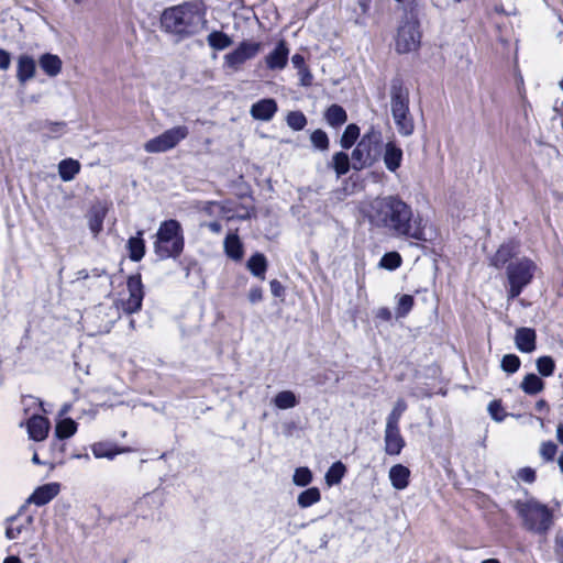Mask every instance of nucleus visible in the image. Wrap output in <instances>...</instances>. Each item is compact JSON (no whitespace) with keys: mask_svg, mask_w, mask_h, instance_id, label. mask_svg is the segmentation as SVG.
Masks as SVG:
<instances>
[{"mask_svg":"<svg viewBox=\"0 0 563 563\" xmlns=\"http://www.w3.org/2000/svg\"><path fill=\"white\" fill-rule=\"evenodd\" d=\"M38 64L41 69L49 77H56L62 71L63 62L55 54H43L38 59Z\"/></svg>","mask_w":563,"mask_h":563,"instance_id":"obj_25","label":"nucleus"},{"mask_svg":"<svg viewBox=\"0 0 563 563\" xmlns=\"http://www.w3.org/2000/svg\"><path fill=\"white\" fill-rule=\"evenodd\" d=\"M324 119L329 125L338 128L343 125L347 121L346 111L339 104L330 106L325 113Z\"/></svg>","mask_w":563,"mask_h":563,"instance_id":"obj_29","label":"nucleus"},{"mask_svg":"<svg viewBox=\"0 0 563 563\" xmlns=\"http://www.w3.org/2000/svg\"><path fill=\"white\" fill-rule=\"evenodd\" d=\"M77 431V422L70 418H65L57 422L55 435L59 440L68 439Z\"/></svg>","mask_w":563,"mask_h":563,"instance_id":"obj_32","label":"nucleus"},{"mask_svg":"<svg viewBox=\"0 0 563 563\" xmlns=\"http://www.w3.org/2000/svg\"><path fill=\"white\" fill-rule=\"evenodd\" d=\"M291 63H292L294 67L298 70L307 67L305 64V57L300 54L292 55Z\"/></svg>","mask_w":563,"mask_h":563,"instance_id":"obj_55","label":"nucleus"},{"mask_svg":"<svg viewBox=\"0 0 563 563\" xmlns=\"http://www.w3.org/2000/svg\"><path fill=\"white\" fill-rule=\"evenodd\" d=\"M224 253L233 261H240L243 257V244L236 233L227 235L223 242Z\"/></svg>","mask_w":563,"mask_h":563,"instance_id":"obj_26","label":"nucleus"},{"mask_svg":"<svg viewBox=\"0 0 563 563\" xmlns=\"http://www.w3.org/2000/svg\"><path fill=\"white\" fill-rule=\"evenodd\" d=\"M554 551L558 556L563 559V531L562 530L558 531L555 534Z\"/></svg>","mask_w":563,"mask_h":563,"instance_id":"obj_52","label":"nucleus"},{"mask_svg":"<svg viewBox=\"0 0 563 563\" xmlns=\"http://www.w3.org/2000/svg\"><path fill=\"white\" fill-rule=\"evenodd\" d=\"M520 387L528 395H536L544 388L542 379L533 373L526 375L521 382Z\"/></svg>","mask_w":563,"mask_h":563,"instance_id":"obj_31","label":"nucleus"},{"mask_svg":"<svg viewBox=\"0 0 563 563\" xmlns=\"http://www.w3.org/2000/svg\"><path fill=\"white\" fill-rule=\"evenodd\" d=\"M261 43L243 41L231 53L224 56V64L232 70L241 69L242 65L255 57L261 51Z\"/></svg>","mask_w":563,"mask_h":563,"instance_id":"obj_10","label":"nucleus"},{"mask_svg":"<svg viewBox=\"0 0 563 563\" xmlns=\"http://www.w3.org/2000/svg\"><path fill=\"white\" fill-rule=\"evenodd\" d=\"M404 152L395 141H388L384 146L383 161L386 169L396 173L401 166Z\"/></svg>","mask_w":563,"mask_h":563,"instance_id":"obj_15","label":"nucleus"},{"mask_svg":"<svg viewBox=\"0 0 563 563\" xmlns=\"http://www.w3.org/2000/svg\"><path fill=\"white\" fill-rule=\"evenodd\" d=\"M413 307V297L411 295H402L398 299L396 308L397 318L406 317Z\"/></svg>","mask_w":563,"mask_h":563,"instance_id":"obj_46","label":"nucleus"},{"mask_svg":"<svg viewBox=\"0 0 563 563\" xmlns=\"http://www.w3.org/2000/svg\"><path fill=\"white\" fill-rule=\"evenodd\" d=\"M185 247V236L181 224L169 219L161 222L154 235L153 249L159 260L177 258Z\"/></svg>","mask_w":563,"mask_h":563,"instance_id":"obj_4","label":"nucleus"},{"mask_svg":"<svg viewBox=\"0 0 563 563\" xmlns=\"http://www.w3.org/2000/svg\"><path fill=\"white\" fill-rule=\"evenodd\" d=\"M36 63L33 57L22 54L18 58L16 78L20 84H25L35 76Z\"/></svg>","mask_w":563,"mask_h":563,"instance_id":"obj_20","label":"nucleus"},{"mask_svg":"<svg viewBox=\"0 0 563 563\" xmlns=\"http://www.w3.org/2000/svg\"><path fill=\"white\" fill-rule=\"evenodd\" d=\"M277 110V102L272 98H265L252 104L250 114L255 120L271 121Z\"/></svg>","mask_w":563,"mask_h":563,"instance_id":"obj_16","label":"nucleus"},{"mask_svg":"<svg viewBox=\"0 0 563 563\" xmlns=\"http://www.w3.org/2000/svg\"><path fill=\"white\" fill-rule=\"evenodd\" d=\"M287 125L294 131H301L307 125V118L301 111H290L286 117Z\"/></svg>","mask_w":563,"mask_h":563,"instance_id":"obj_40","label":"nucleus"},{"mask_svg":"<svg viewBox=\"0 0 563 563\" xmlns=\"http://www.w3.org/2000/svg\"><path fill=\"white\" fill-rule=\"evenodd\" d=\"M29 437L34 441H43L46 439L49 430V421L40 415H32L27 421Z\"/></svg>","mask_w":563,"mask_h":563,"instance_id":"obj_18","label":"nucleus"},{"mask_svg":"<svg viewBox=\"0 0 563 563\" xmlns=\"http://www.w3.org/2000/svg\"><path fill=\"white\" fill-rule=\"evenodd\" d=\"M249 300L251 303H257L263 299V290L261 287H252L249 291Z\"/></svg>","mask_w":563,"mask_h":563,"instance_id":"obj_53","label":"nucleus"},{"mask_svg":"<svg viewBox=\"0 0 563 563\" xmlns=\"http://www.w3.org/2000/svg\"><path fill=\"white\" fill-rule=\"evenodd\" d=\"M517 253L515 243L501 244L496 253L490 257V265L496 268H501L508 261H510Z\"/></svg>","mask_w":563,"mask_h":563,"instance_id":"obj_24","label":"nucleus"},{"mask_svg":"<svg viewBox=\"0 0 563 563\" xmlns=\"http://www.w3.org/2000/svg\"><path fill=\"white\" fill-rule=\"evenodd\" d=\"M214 209L223 211V207H221L217 202H208L207 206L205 207V211L208 212L209 214H212L214 212Z\"/></svg>","mask_w":563,"mask_h":563,"instance_id":"obj_59","label":"nucleus"},{"mask_svg":"<svg viewBox=\"0 0 563 563\" xmlns=\"http://www.w3.org/2000/svg\"><path fill=\"white\" fill-rule=\"evenodd\" d=\"M357 4L361 8L363 14H366L369 10L371 0H357Z\"/></svg>","mask_w":563,"mask_h":563,"instance_id":"obj_61","label":"nucleus"},{"mask_svg":"<svg viewBox=\"0 0 563 563\" xmlns=\"http://www.w3.org/2000/svg\"><path fill=\"white\" fill-rule=\"evenodd\" d=\"M536 331L531 328H519L516 330L515 344L522 353H531L536 350Z\"/></svg>","mask_w":563,"mask_h":563,"instance_id":"obj_19","label":"nucleus"},{"mask_svg":"<svg viewBox=\"0 0 563 563\" xmlns=\"http://www.w3.org/2000/svg\"><path fill=\"white\" fill-rule=\"evenodd\" d=\"M510 505L521 520L522 528L527 531L538 536H545L551 530L554 523V516L553 511L545 504L533 497H527L525 499L511 500Z\"/></svg>","mask_w":563,"mask_h":563,"instance_id":"obj_3","label":"nucleus"},{"mask_svg":"<svg viewBox=\"0 0 563 563\" xmlns=\"http://www.w3.org/2000/svg\"><path fill=\"white\" fill-rule=\"evenodd\" d=\"M298 404L296 395L290 390L279 391L274 398V405L278 409H290Z\"/></svg>","mask_w":563,"mask_h":563,"instance_id":"obj_36","label":"nucleus"},{"mask_svg":"<svg viewBox=\"0 0 563 563\" xmlns=\"http://www.w3.org/2000/svg\"><path fill=\"white\" fill-rule=\"evenodd\" d=\"M406 409V401L404 399H398L386 419V426L398 427L399 420Z\"/></svg>","mask_w":563,"mask_h":563,"instance_id":"obj_39","label":"nucleus"},{"mask_svg":"<svg viewBox=\"0 0 563 563\" xmlns=\"http://www.w3.org/2000/svg\"><path fill=\"white\" fill-rule=\"evenodd\" d=\"M556 439L563 445V423H559L556 427Z\"/></svg>","mask_w":563,"mask_h":563,"instance_id":"obj_62","label":"nucleus"},{"mask_svg":"<svg viewBox=\"0 0 563 563\" xmlns=\"http://www.w3.org/2000/svg\"><path fill=\"white\" fill-rule=\"evenodd\" d=\"M538 372L544 376H551L555 368V363L551 356H541L536 362Z\"/></svg>","mask_w":563,"mask_h":563,"instance_id":"obj_44","label":"nucleus"},{"mask_svg":"<svg viewBox=\"0 0 563 563\" xmlns=\"http://www.w3.org/2000/svg\"><path fill=\"white\" fill-rule=\"evenodd\" d=\"M129 451L130 449L118 448L112 442H97L91 445V452L96 459L113 460L117 455Z\"/></svg>","mask_w":563,"mask_h":563,"instance_id":"obj_21","label":"nucleus"},{"mask_svg":"<svg viewBox=\"0 0 563 563\" xmlns=\"http://www.w3.org/2000/svg\"><path fill=\"white\" fill-rule=\"evenodd\" d=\"M312 482V473L308 467H298L292 475V483L296 486L305 487Z\"/></svg>","mask_w":563,"mask_h":563,"instance_id":"obj_43","label":"nucleus"},{"mask_svg":"<svg viewBox=\"0 0 563 563\" xmlns=\"http://www.w3.org/2000/svg\"><path fill=\"white\" fill-rule=\"evenodd\" d=\"M80 172V164L73 158H65L58 164V175L63 181L73 180Z\"/></svg>","mask_w":563,"mask_h":563,"instance_id":"obj_28","label":"nucleus"},{"mask_svg":"<svg viewBox=\"0 0 563 563\" xmlns=\"http://www.w3.org/2000/svg\"><path fill=\"white\" fill-rule=\"evenodd\" d=\"M65 123L62 122H55L49 124V130L52 133L59 134L64 131Z\"/></svg>","mask_w":563,"mask_h":563,"instance_id":"obj_58","label":"nucleus"},{"mask_svg":"<svg viewBox=\"0 0 563 563\" xmlns=\"http://www.w3.org/2000/svg\"><path fill=\"white\" fill-rule=\"evenodd\" d=\"M23 401L25 402V405L27 406H32V405H35V404H38L40 406H42V402H38L37 398L33 397V396H27L23 399Z\"/></svg>","mask_w":563,"mask_h":563,"instance_id":"obj_63","label":"nucleus"},{"mask_svg":"<svg viewBox=\"0 0 563 563\" xmlns=\"http://www.w3.org/2000/svg\"><path fill=\"white\" fill-rule=\"evenodd\" d=\"M310 141L312 145L320 151L328 150L329 147V137L327 133L320 129L311 133Z\"/></svg>","mask_w":563,"mask_h":563,"instance_id":"obj_47","label":"nucleus"},{"mask_svg":"<svg viewBox=\"0 0 563 563\" xmlns=\"http://www.w3.org/2000/svg\"><path fill=\"white\" fill-rule=\"evenodd\" d=\"M385 452L388 455H398L405 446V440L400 434L399 427L386 426L385 428Z\"/></svg>","mask_w":563,"mask_h":563,"instance_id":"obj_17","label":"nucleus"},{"mask_svg":"<svg viewBox=\"0 0 563 563\" xmlns=\"http://www.w3.org/2000/svg\"><path fill=\"white\" fill-rule=\"evenodd\" d=\"M360 135V128L356 124H349L342 136H341V146L343 148H350Z\"/></svg>","mask_w":563,"mask_h":563,"instance_id":"obj_42","label":"nucleus"},{"mask_svg":"<svg viewBox=\"0 0 563 563\" xmlns=\"http://www.w3.org/2000/svg\"><path fill=\"white\" fill-rule=\"evenodd\" d=\"M129 297L121 300L122 310L125 313H134L137 312L142 307V301L144 297L143 284L141 279V275H132L128 278L126 282Z\"/></svg>","mask_w":563,"mask_h":563,"instance_id":"obj_11","label":"nucleus"},{"mask_svg":"<svg viewBox=\"0 0 563 563\" xmlns=\"http://www.w3.org/2000/svg\"><path fill=\"white\" fill-rule=\"evenodd\" d=\"M556 452H558V446L552 441H544L540 445L539 453H540V456L542 457V460L545 462L553 461Z\"/></svg>","mask_w":563,"mask_h":563,"instance_id":"obj_48","label":"nucleus"},{"mask_svg":"<svg viewBox=\"0 0 563 563\" xmlns=\"http://www.w3.org/2000/svg\"><path fill=\"white\" fill-rule=\"evenodd\" d=\"M26 505H22L18 512L5 519L4 536L8 540L32 537L34 533V516L26 514Z\"/></svg>","mask_w":563,"mask_h":563,"instance_id":"obj_8","label":"nucleus"},{"mask_svg":"<svg viewBox=\"0 0 563 563\" xmlns=\"http://www.w3.org/2000/svg\"><path fill=\"white\" fill-rule=\"evenodd\" d=\"M345 472L346 467L342 462L333 463L325 473V483L329 486L338 485L342 481Z\"/></svg>","mask_w":563,"mask_h":563,"instance_id":"obj_35","label":"nucleus"},{"mask_svg":"<svg viewBox=\"0 0 563 563\" xmlns=\"http://www.w3.org/2000/svg\"><path fill=\"white\" fill-rule=\"evenodd\" d=\"M269 285H271V291L275 297L282 296L283 286L278 280L274 279L271 282Z\"/></svg>","mask_w":563,"mask_h":563,"instance_id":"obj_57","label":"nucleus"},{"mask_svg":"<svg viewBox=\"0 0 563 563\" xmlns=\"http://www.w3.org/2000/svg\"><path fill=\"white\" fill-rule=\"evenodd\" d=\"M536 268V264L526 257L509 263L506 272L509 283L507 290L508 300L517 298L523 288L531 283Z\"/></svg>","mask_w":563,"mask_h":563,"instance_id":"obj_7","label":"nucleus"},{"mask_svg":"<svg viewBox=\"0 0 563 563\" xmlns=\"http://www.w3.org/2000/svg\"><path fill=\"white\" fill-rule=\"evenodd\" d=\"M205 11L198 2H185L167 8L161 16L162 29L185 38L198 33L205 24Z\"/></svg>","mask_w":563,"mask_h":563,"instance_id":"obj_2","label":"nucleus"},{"mask_svg":"<svg viewBox=\"0 0 563 563\" xmlns=\"http://www.w3.org/2000/svg\"><path fill=\"white\" fill-rule=\"evenodd\" d=\"M388 477L395 489L402 490L409 485L410 470L402 464H396L390 467Z\"/></svg>","mask_w":563,"mask_h":563,"instance_id":"obj_23","label":"nucleus"},{"mask_svg":"<svg viewBox=\"0 0 563 563\" xmlns=\"http://www.w3.org/2000/svg\"><path fill=\"white\" fill-rule=\"evenodd\" d=\"M382 132L374 126H371L369 130L362 136L357 145L364 148L365 152L376 161L382 152Z\"/></svg>","mask_w":563,"mask_h":563,"instance_id":"obj_13","label":"nucleus"},{"mask_svg":"<svg viewBox=\"0 0 563 563\" xmlns=\"http://www.w3.org/2000/svg\"><path fill=\"white\" fill-rule=\"evenodd\" d=\"M517 477L526 483H533L536 479V471L530 467L520 468L517 473Z\"/></svg>","mask_w":563,"mask_h":563,"instance_id":"obj_50","label":"nucleus"},{"mask_svg":"<svg viewBox=\"0 0 563 563\" xmlns=\"http://www.w3.org/2000/svg\"><path fill=\"white\" fill-rule=\"evenodd\" d=\"M189 134V130L185 125L174 126L166 130L161 135L148 140L144 144L147 153H164L176 147Z\"/></svg>","mask_w":563,"mask_h":563,"instance_id":"obj_9","label":"nucleus"},{"mask_svg":"<svg viewBox=\"0 0 563 563\" xmlns=\"http://www.w3.org/2000/svg\"><path fill=\"white\" fill-rule=\"evenodd\" d=\"M520 358L516 354H506L501 358V368L508 374L516 373L520 367Z\"/></svg>","mask_w":563,"mask_h":563,"instance_id":"obj_45","label":"nucleus"},{"mask_svg":"<svg viewBox=\"0 0 563 563\" xmlns=\"http://www.w3.org/2000/svg\"><path fill=\"white\" fill-rule=\"evenodd\" d=\"M376 318L383 321H389L391 319V311L386 307H382L376 311Z\"/></svg>","mask_w":563,"mask_h":563,"instance_id":"obj_56","label":"nucleus"},{"mask_svg":"<svg viewBox=\"0 0 563 563\" xmlns=\"http://www.w3.org/2000/svg\"><path fill=\"white\" fill-rule=\"evenodd\" d=\"M332 166L338 178L345 175L350 170L349 155L344 152L335 153L332 157Z\"/></svg>","mask_w":563,"mask_h":563,"instance_id":"obj_38","label":"nucleus"},{"mask_svg":"<svg viewBox=\"0 0 563 563\" xmlns=\"http://www.w3.org/2000/svg\"><path fill=\"white\" fill-rule=\"evenodd\" d=\"M321 499V494L319 488L310 487L303 492H301L297 497V503L300 508H308Z\"/></svg>","mask_w":563,"mask_h":563,"instance_id":"obj_34","label":"nucleus"},{"mask_svg":"<svg viewBox=\"0 0 563 563\" xmlns=\"http://www.w3.org/2000/svg\"><path fill=\"white\" fill-rule=\"evenodd\" d=\"M107 216V208L97 203L91 207V209L88 212V225L89 230L93 234V236H97L103 229V221Z\"/></svg>","mask_w":563,"mask_h":563,"instance_id":"obj_22","label":"nucleus"},{"mask_svg":"<svg viewBox=\"0 0 563 563\" xmlns=\"http://www.w3.org/2000/svg\"><path fill=\"white\" fill-rule=\"evenodd\" d=\"M126 247L129 250V257L133 262H139L145 254V242L143 240V231H139L135 236L128 240Z\"/></svg>","mask_w":563,"mask_h":563,"instance_id":"obj_27","label":"nucleus"},{"mask_svg":"<svg viewBox=\"0 0 563 563\" xmlns=\"http://www.w3.org/2000/svg\"><path fill=\"white\" fill-rule=\"evenodd\" d=\"M487 409H488V412H489L492 419L495 420L496 422H501L506 417V413L504 412L501 404L497 400L490 401L488 404Z\"/></svg>","mask_w":563,"mask_h":563,"instance_id":"obj_49","label":"nucleus"},{"mask_svg":"<svg viewBox=\"0 0 563 563\" xmlns=\"http://www.w3.org/2000/svg\"><path fill=\"white\" fill-rule=\"evenodd\" d=\"M206 225L211 232L216 234L220 233L222 230V225L217 221L209 222Z\"/></svg>","mask_w":563,"mask_h":563,"instance_id":"obj_60","label":"nucleus"},{"mask_svg":"<svg viewBox=\"0 0 563 563\" xmlns=\"http://www.w3.org/2000/svg\"><path fill=\"white\" fill-rule=\"evenodd\" d=\"M11 64V55L5 49L0 48V69L7 70Z\"/></svg>","mask_w":563,"mask_h":563,"instance_id":"obj_54","label":"nucleus"},{"mask_svg":"<svg viewBox=\"0 0 563 563\" xmlns=\"http://www.w3.org/2000/svg\"><path fill=\"white\" fill-rule=\"evenodd\" d=\"M59 489L60 485L58 483L44 484L32 493L24 505L34 504L36 506H44L58 495Z\"/></svg>","mask_w":563,"mask_h":563,"instance_id":"obj_14","label":"nucleus"},{"mask_svg":"<svg viewBox=\"0 0 563 563\" xmlns=\"http://www.w3.org/2000/svg\"><path fill=\"white\" fill-rule=\"evenodd\" d=\"M247 268L255 277L264 279L267 269L266 257L261 253L252 255L247 261Z\"/></svg>","mask_w":563,"mask_h":563,"instance_id":"obj_30","label":"nucleus"},{"mask_svg":"<svg viewBox=\"0 0 563 563\" xmlns=\"http://www.w3.org/2000/svg\"><path fill=\"white\" fill-rule=\"evenodd\" d=\"M289 48L284 40H280L275 48L265 57L266 67L269 70H283L288 63Z\"/></svg>","mask_w":563,"mask_h":563,"instance_id":"obj_12","label":"nucleus"},{"mask_svg":"<svg viewBox=\"0 0 563 563\" xmlns=\"http://www.w3.org/2000/svg\"><path fill=\"white\" fill-rule=\"evenodd\" d=\"M373 228L393 236L424 240L421 220L413 217L411 207L398 196L376 197L362 209Z\"/></svg>","mask_w":563,"mask_h":563,"instance_id":"obj_1","label":"nucleus"},{"mask_svg":"<svg viewBox=\"0 0 563 563\" xmlns=\"http://www.w3.org/2000/svg\"><path fill=\"white\" fill-rule=\"evenodd\" d=\"M420 23L412 13H406L400 20L394 36L395 52L400 55L415 53L421 44Z\"/></svg>","mask_w":563,"mask_h":563,"instance_id":"obj_5","label":"nucleus"},{"mask_svg":"<svg viewBox=\"0 0 563 563\" xmlns=\"http://www.w3.org/2000/svg\"><path fill=\"white\" fill-rule=\"evenodd\" d=\"M390 109L398 133L410 136L413 133L415 123L409 111V92L400 85L391 86Z\"/></svg>","mask_w":563,"mask_h":563,"instance_id":"obj_6","label":"nucleus"},{"mask_svg":"<svg viewBox=\"0 0 563 563\" xmlns=\"http://www.w3.org/2000/svg\"><path fill=\"white\" fill-rule=\"evenodd\" d=\"M401 256L398 252H389L383 255L379 261V267L387 271H395L401 265Z\"/></svg>","mask_w":563,"mask_h":563,"instance_id":"obj_41","label":"nucleus"},{"mask_svg":"<svg viewBox=\"0 0 563 563\" xmlns=\"http://www.w3.org/2000/svg\"><path fill=\"white\" fill-rule=\"evenodd\" d=\"M3 563H21L20 558L11 555L4 559Z\"/></svg>","mask_w":563,"mask_h":563,"instance_id":"obj_64","label":"nucleus"},{"mask_svg":"<svg viewBox=\"0 0 563 563\" xmlns=\"http://www.w3.org/2000/svg\"><path fill=\"white\" fill-rule=\"evenodd\" d=\"M375 159L369 156L365 152L364 148H362L360 145H356V147L352 152V166L356 170H361L366 166H371Z\"/></svg>","mask_w":563,"mask_h":563,"instance_id":"obj_33","label":"nucleus"},{"mask_svg":"<svg viewBox=\"0 0 563 563\" xmlns=\"http://www.w3.org/2000/svg\"><path fill=\"white\" fill-rule=\"evenodd\" d=\"M208 44L214 49H224L232 44V40L221 31H213L208 35Z\"/></svg>","mask_w":563,"mask_h":563,"instance_id":"obj_37","label":"nucleus"},{"mask_svg":"<svg viewBox=\"0 0 563 563\" xmlns=\"http://www.w3.org/2000/svg\"><path fill=\"white\" fill-rule=\"evenodd\" d=\"M298 75L300 77V84L303 87H308L312 84V75L308 67H305L300 70H298Z\"/></svg>","mask_w":563,"mask_h":563,"instance_id":"obj_51","label":"nucleus"}]
</instances>
